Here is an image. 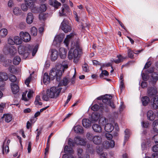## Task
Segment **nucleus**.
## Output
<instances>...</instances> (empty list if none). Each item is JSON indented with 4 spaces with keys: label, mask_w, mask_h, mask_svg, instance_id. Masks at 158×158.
<instances>
[{
    "label": "nucleus",
    "mask_w": 158,
    "mask_h": 158,
    "mask_svg": "<svg viewBox=\"0 0 158 158\" xmlns=\"http://www.w3.org/2000/svg\"><path fill=\"white\" fill-rule=\"evenodd\" d=\"M69 62L66 60L63 61L61 64H59L53 68L50 71V76L52 78L56 77V79L57 81H60L62 74L64 71L65 69L68 68Z\"/></svg>",
    "instance_id": "f257e3e1"
},
{
    "label": "nucleus",
    "mask_w": 158,
    "mask_h": 158,
    "mask_svg": "<svg viewBox=\"0 0 158 158\" xmlns=\"http://www.w3.org/2000/svg\"><path fill=\"white\" fill-rule=\"evenodd\" d=\"M62 88L59 87H52L46 91V94H43L42 98L43 100L48 101L49 98H55L59 95Z\"/></svg>",
    "instance_id": "f03ea898"
},
{
    "label": "nucleus",
    "mask_w": 158,
    "mask_h": 158,
    "mask_svg": "<svg viewBox=\"0 0 158 158\" xmlns=\"http://www.w3.org/2000/svg\"><path fill=\"white\" fill-rule=\"evenodd\" d=\"M72 47L69 52L68 57L69 60L73 59V62L77 63L79 59V52L80 49L78 45H74L72 44Z\"/></svg>",
    "instance_id": "7ed1b4c3"
},
{
    "label": "nucleus",
    "mask_w": 158,
    "mask_h": 158,
    "mask_svg": "<svg viewBox=\"0 0 158 158\" xmlns=\"http://www.w3.org/2000/svg\"><path fill=\"white\" fill-rule=\"evenodd\" d=\"M112 97L110 95H106L103 96L102 102L104 104L100 105V109L101 110L108 111V105H109L112 108H115V106L113 102H111Z\"/></svg>",
    "instance_id": "20e7f679"
},
{
    "label": "nucleus",
    "mask_w": 158,
    "mask_h": 158,
    "mask_svg": "<svg viewBox=\"0 0 158 158\" xmlns=\"http://www.w3.org/2000/svg\"><path fill=\"white\" fill-rule=\"evenodd\" d=\"M31 46H24L23 45L19 46L18 48V52L19 54L21 55L24 59H26L30 53V49Z\"/></svg>",
    "instance_id": "39448f33"
},
{
    "label": "nucleus",
    "mask_w": 158,
    "mask_h": 158,
    "mask_svg": "<svg viewBox=\"0 0 158 158\" xmlns=\"http://www.w3.org/2000/svg\"><path fill=\"white\" fill-rule=\"evenodd\" d=\"M3 51L6 54L13 55L16 52V49L14 46L6 44L3 48Z\"/></svg>",
    "instance_id": "423d86ee"
},
{
    "label": "nucleus",
    "mask_w": 158,
    "mask_h": 158,
    "mask_svg": "<svg viewBox=\"0 0 158 158\" xmlns=\"http://www.w3.org/2000/svg\"><path fill=\"white\" fill-rule=\"evenodd\" d=\"M61 29L65 32H70L71 30V27L68 22L64 19L62 22L60 26Z\"/></svg>",
    "instance_id": "0eeeda50"
},
{
    "label": "nucleus",
    "mask_w": 158,
    "mask_h": 158,
    "mask_svg": "<svg viewBox=\"0 0 158 158\" xmlns=\"http://www.w3.org/2000/svg\"><path fill=\"white\" fill-rule=\"evenodd\" d=\"M64 38V35L60 34L55 36L53 41V44L55 46H58L62 42Z\"/></svg>",
    "instance_id": "6e6552de"
},
{
    "label": "nucleus",
    "mask_w": 158,
    "mask_h": 158,
    "mask_svg": "<svg viewBox=\"0 0 158 158\" xmlns=\"http://www.w3.org/2000/svg\"><path fill=\"white\" fill-rule=\"evenodd\" d=\"M19 36L23 41L25 42H28L31 39V36L30 34L27 32L21 31L19 33Z\"/></svg>",
    "instance_id": "1a4fd4ad"
},
{
    "label": "nucleus",
    "mask_w": 158,
    "mask_h": 158,
    "mask_svg": "<svg viewBox=\"0 0 158 158\" xmlns=\"http://www.w3.org/2000/svg\"><path fill=\"white\" fill-rule=\"evenodd\" d=\"M115 142L113 140H111L110 142L106 141L102 143V146L104 148L107 149L110 148H113L114 147Z\"/></svg>",
    "instance_id": "9d476101"
},
{
    "label": "nucleus",
    "mask_w": 158,
    "mask_h": 158,
    "mask_svg": "<svg viewBox=\"0 0 158 158\" xmlns=\"http://www.w3.org/2000/svg\"><path fill=\"white\" fill-rule=\"evenodd\" d=\"M69 11V9L68 6L66 4H64L61 8V10L59 11V15L60 16L66 15V13Z\"/></svg>",
    "instance_id": "9b49d317"
},
{
    "label": "nucleus",
    "mask_w": 158,
    "mask_h": 158,
    "mask_svg": "<svg viewBox=\"0 0 158 158\" xmlns=\"http://www.w3.org/2000/svg\"><path fill=\"white\" fill-rule=\"evenodd\" d=\"M158 80V73L154 72L152 73L149 79V82L152 85H155Z\"/></svg>",
    "instance_id": "f8f14e48"
},
{
    "label": "nucleus",
    "mask_w": 158,
    "mask_h": 158,
    "mask_svg": "<svg viewBox=\"0 0 158 158\" xmlns=\"http://www.w3.org/2000/svg\"><path fill=\"white\" fill-rule=\"evenodd\" d=\"M74 142H73L72 139H69L68 142V144L70 146H74L75 144H77V143L80 141H83V139L81 138L79 136L76 137L74 139Z\"/></svg>",
    "instance_id": "ddd939ff"
},
{
    "label": "nucleus",
    "mask_w": 158,
    "mask_h": 158,
    "mask_svg": "<svg viewBox=\"0 0 158 158\" xmlns=\"http://www.w3.org/2000/svg\"><path fill=\"white\" fill-rule=\"evenodd\" d=\"M51 59L52 61H55L57 58L58 56V51L55 49H52L50 51Z\"/></svg>",
    "instance_id": "4468645a"
},
{
    "label": "nucleus",
    "mask_w": 158,
    "mask_h": 158,
    "mask_svg": "<svg viewBox=\"0 0 158 158\" xmlns=\"http://www.w3.org/2000/svg\"><path fill=\"white\" fill-rule=\"evenodd\" d=\"M152 105L154 109L158 108V95L155 96L152 99Z\"/></svg>",
    "instance_id": "2eb2a0df"
},
{
    "label": "nucleus",
    "mask_w": 158,
    "mask_h": 158,
    "mask_svg": "<svg viewBox=\"0 0 158 158\" xmlns=\"http://www.w3.org/2000/svg\"><path fill=\"white\" fill-rule=\"evenodd\" d=\"M49 75H50V74ZM56 77H55L54 78H52L50 76H49L47 73H45L43 76V82L45 84L47 85L50 82L51 79L53 80Z\"/></svg>",
    "instance_id": "dca6fc26"
},
{
    "label": "nucleus",
    "mask_w": 158,
    "mask_h": 158,
    "mask_svg": "<svg viewBox=\"0 0 158 158\" xmlns=\"http://www.w3.org/2000/svg\"><path fill=\"white\" fill-rule=\"evenodd\" d=\"M92 140L95 144L99 145L102 142V137L101 136L95 135L93 137Z\"/></svg>",
    "instance_id": "f3484780"
},
{
    "label": "nucleus",
    "mask_w": 158,
    "mask_h": 158,
    "mask_svg": "<svg viewBox=\"0 0 158 158\" xmlns=\"http://www.w3.org/2000/svg\"><path fill=\"white\" fill-rule=\"evenodd\" d=\"M93 131L96 132L100 133L102 132V128L101 126L97 124H94L92 126Z\"/></svg>",
    "instance_id": "a211bd4d"
},
{
    "label": "nucleus",
    "mask_w": 158,
    "mask_h": 158,
    "mask_svg": "<svg viewBox=\"0 0 158 158\" xmlns=\"http://www.w3.org/2000/svg\"><path fill=\"white\" fill-rule=\"evenodd\" d=\"M99 114L97 113H95L92 114L91 118V122L92 123H95L98 121L100 118Z\"/></svg>",
    "instance_id": "6ab92c4d"
},
{
    "label": "nucleus",
    "mask_w": 158,
    "mask_h": 158,
    "mask_svg": "<svg viewBox=\"0 0 158 158\" xmlns=\"http://www.w3.org/2000/svg\"><path fill=\"white\" fill-rule=\"evenodd\" d=\"M59 55L61 59H64L66 56L67 51L66 49L63 48H61L59 49Z\"/></svg>",
    "instance_id": "aec40b11"
},
{
    "label": "nucleus",
    "mask_w": 158,
    "mask_h": 158,
    "mask_svg": "<svg viewBox=\"0 0 158 158\" xmlns=\"http://www.w3.org/2000/svg\"><path fill=\"white\" fill-rule=\"evenodd\" d=\"M152 149L153 152H155L152 154V158H158V153H156L158 152V144L154 145L152 147Z\"/></svg>",
    "instance_id": "412c9836"
},
{
    "label": "nucleus",
    "mask_w": 158,
    "mask_h": 158,
    "mask_svg": "<svg viewBox=\"0 0 158 158\" xmlns=\"http://www.w3.org/2000/svg\"><path fill=\"white\" fill-rule=\"evenodd\" d=\"M147 116L148 119L153 121L155 119L156 115L154 112L152 110H150L147 113Z\"/></svg>",
    "instance_id": "4be33fe9"
},
{
    "label": "nucleus",
    "mask_w": 158,
    "mask_h": 158,
    "mask_svg": "<svg viewBox=\"0 0 158 158\" xmlns=\"http://www.w3.org/2000/svg\"><path fill=\"white\" fill-rule=\"evenodd\" d=\"M114 127L111 123H107L105 124L104 129L108 132H111L114 129Z\"/></svg>",
    "instance_id": "5701e85b"
},
{
    "label": "nucleus",
    "mask_w": 158,
    "mask_h": 158,
    "mask_svg": "<svg viewBox=\"0 0 158 158\" xmlns=\"http://www.w3.org/2000/svg\"><path fill=\"white\" fill-rule=\"evenodd\" d=\"M74 36V34L73 33H71L69 35H67L64 41V43L67 47L68 46L69 41L72 39Z\"/></svg>",
    "instance_id": "b1692460"
},
{
    "label": "nucleus",
    "mask_w": 158,
    "mask_h": 158,
    "mask_svg": "<svg viewBox=\"0 0 158 158\" xmlns=\"http://www.w3.org/2000/svg\"><path fill=\"white\" fill-rule=\"evenodd\" d=\"M10 85L12 91L14 94H16L19 91V87L17 85L11 83Z\"/></svg>",
    "instance_id": "393cba45"
},
{
    "label": "nucleus",
    "mask_w": 158,
    "mask_h": 158,
    "mask_svg": "<svg viewBox=\"0 0 158 158\" xmlns=\"http://www.w3.org/2000/svg\"><path fill=\"white\" fill-rule=\"evenodd\" d=\"M49 0L50 4L56 9H57L61 5V3L56 0Z\"/></svg>",
    "instance_id": "a878e982"
},
{
    "label": "nucleus",
    "mask_w": 158,
    "mask_h": 158,
    "mask_svg": "<svg viewBox=\"0 0 158 158\" xmlns=\"http://www.w3.org/2000/svg\"><path fill=\"white\" fill-rule=\"evenodd\" d=\"M91 122L88 119L84 118L82 119V124L83 126L85 128H87L91 126Z\"/></svg>",
    "instance_id": "bb28decb"
},
{
    "label": "nucleus",
    "mask_w": 158,
    "mask_h": 158,
    "mask_svg": "<svg viewBox=\"0 0 158 158\" xmlns=\"http://www.w3.org/2000/svg\"><path fill=\"white\" fill-rule=\"evenodd\" d=\"M33 16L32 14L31 13H28L26 18L27 23L28 24H30L33 22Z\"/></svg>",
    "instance_id": "cd10ccee"
},
{
    "label": "nucleus",
    "mask_w": 158,
    "mask_h": 158,
    "mask_svg": "<svg viewBox=\"0 0 158 158\" xmlns=\"http://www.w3.org/2000/svg\"><path fill=\"white\" fill-rule=\"evenodd\" d=\"M64 152L65 153L72 154L74 153V151L73 150L72 148L71 147H69L68 146L66 145L64 147ZM68 156L70 155H72L71 154H69L68 155L67 154Z\"/></svg>",
    "instance_id": "c85d7f7f"
},
{
    "label": "nucleus",
    "mask_w": 158,
    "mask_h": 158,
    "mask_svg": "<svg viewBox=\"0 0 158 158\" xmlns=\"http://www.w3.org/2000/svg\"><path fill=\"white\" fill-rule=\"evenodd\" d=\"M74 130L76 133L82 134L83 133V127L81 126L77 125L74 127Z\"/></svg>",
    "instance_id": "c756f323"
},
{
    "label": "nucleus",
    "mask_w": 158,
    "mask_h": 158,
    "mask_svg": "<svg viewBox=\"0 0 158 158\" xmlns=\"http://www.w3.org/2000/svg\"><path fill=\"white\" fill-rule=\"evenodd\" d=\"M8 34V31L6 28H2L0 30V37L3 38L6 36Z\"/></svg>",
    "instance_id": "7c9ffc66"
},
{
    "label": "nucleus",
    "mask_w": 158,
    "mask_h": 158,
    "mask_svg": "<svg viewBox=\"0 0 158 158\" xmlns=\"http://www.w3.org/2000/svg\"><path fill=\"white\" fill-rule=\"evenodd\" d=\"M0 78L4 81H7L8 79V74L4 72H0Z\"/></svg>",
    "instance_id": "2f4dec72"
},
{
    "label": "nucleus",
    "mask_w": 158,
    "mask_h": 158,
    "mask_svg": "<svg viewBox=\"0 0 158 158\" xmlns=\"http://www.w3.org/2000/svg\"><path fill=\"white\" fill-rule=\"evenodd\" d=\"M22 12V11L18 7H14L13 10V13L16 15H20Z\"/></svg>",
    "instance_id": "473e14b6"
},
{
    "label": "nucleus",
    "mask_w": 158,
    "mask_h": 158,
    "mask_svg": "<svg viewBox=\"0 0 158 158\" xmlns=\"http://www.w3.org/2000/svg\"><path fill=\"white\" fill-rule=\"evenodd\" d=\"M157 93L156 89L151 87L148 89V93L149 96H150L156 94Z\"/></svg>",
    "instance_id": "72a5a7b5"
},
{
    "label": "nucleus",
    "mask_w": 158,
    "mask_h": 158,
    "mask_svg": "<svg viewBox=\"0 0 158 158\" xmlns=\"http://www.w3.org/2000/svg\"><path fill=\"white\" fill-rule=\"evenodd\" d=\"M153 130L154 132L158 133V120H155L152 124Z\"/></svg>",
    "instance_id": "f704fd0d"
},
{
    "label": "nucleus",
    "mask_w": 158,
    "mask_h": 158,
    "mask_svg": "<svg viewBox=\"0 0 158 158\" xmlns=\"http://www.w3.org/2000/svg\"><path fill=\"white\" fill-rule=\"evenodd\" d=\"M25 2L28 7L31 8L35 4V0H25Z\"/></svg>",
    "instance_id": "c9c22d12"
},
{
    "label": "nucleus",
    "mask_w": 158,
    "mask_h": 158,
    "mask_svg": "<svg viewBox=\"0 0 158 158\" xmlns=\"http://www.w3.org/2000/svg\"><path fill=\"white\" fill-rule=\"evenodd\" d=\"M21 38L17 36H15L14 37V42L15 44L16 45H19L22 44V41Z\"/></svg>",
    "instance_id": "e433bc0d"
},
{
    "label": "nucleus",
    "mask_w": 158,
    "mask_h": 158,
    "mask_svg": "<svg viewBox=\"0 0 158 158\" xmlns=\"http://www.w3.org/2000/svg\"><path fill=\"white\" fill-rule=\"evenodd\" d=\"M141 101L143 105L146 106L149 102L150 99L148 97L144 96L142 98Z\"/></svg>",
    "instance_id": "4c0bfd02"
},
{
    "label": "nucleus",
    "mask_w": 158,
    "mask_h": 158,
    "mask_svg": "<svg viewBox=\"0 0 158 158\" xmlns=\"http://www.w3.org/2000/svg\"><path fill=\"white\" fill-rule=\"evenodd\" d=\"M68 79L66 77H64L62 80L60 82L59 85L60 86L63 85L66 86L68 84Z\"/></svg>",
    "instance_id": "58836bf2"
},
{
    "label": "nucleus",
    "mask_w": 158,
    "mask_h": 158,
    "mask_svg": "<svg viewBox=\"0 0 158 158\" xmlns=\"http://www.w3.org/2000/svg\"><path fill=\"white\" fill-rule=\"evenodd\" d=\"M125 136L124 138V144L126 141L127 140V139H129V136L130 135V132L129 130L128 129H127L125 131Z\"/></svg>",
    "instance_id": "ea45409f"
},
{
    "label": "nucleus",
    "mask_w": 158,
    "mask_h": 158,
    "mask_svg": "<svg viewBox=\"0 0 158 158\" xmlns=\"http://www.w3.org/2000/svg\"><path fill=\"white\" fill-rule=\"evenodd\" d=\"M21 61V59L18 56H16L14 57L13 60V64L16 65H18Z\"/></svg>",
    "instance_id": "a19ab883"
},
{
    "label": "nucleus",
    "mask_w": 158,
    "mask_h": 158,
    "mask_svg": "<svg viewBox=\"0 0 158 158\" xmlns=\"http://www.w3.org/2000/svg\"><path fill=\"white\" fill-rule=\"evenodd\" d=\"M106 118L103 117H100L99 120V123L100 125H104L106 123Z\"/></svg>",
    "instance_id": "79ce46f5"
},
{
    "label": "nucleus",
    "mask_w": 158,
    "mask_h": 158,
    "mask_svg": "<svg viewBox=\"0 0 158 158\" xmlns=\"http://www.w3.org/2000/svg\"><path fill=\"white\" fill-rule=\"evenodd\" d=\"M3 117L5 118L6 122L7 123L10 122L11 120L12 116L10 114H7L4 115V116L2 117V118Z\"/></svg>",
    "instance_id": "37998d69"
},
{
    "label": "nucleus",
    "mask_w": 158,
    "mask_h": 158,
    "mask_svg": "<svg viewBox=\"0 0 158 158\" xmlns=\"http://www.w3.org/2000/svg\"><path fill=\"white\" fill-rule=\"evenodd\" d=\"M100 69L102 71V73L100 75V77L101 78H103V75L108 76L109 75V73L106 70H102V67L100 68Z\"/></svg>",
    "instance_id": "c03bdc74"
},
{
    "label": "nucleus",
    "mask_w": 158,
    "mask_h": 158,
    "mask_svg": "<svg viewBox=\"0 0 158 158\" xmlns=\"http://www.w3.org/2000/svg\"><path fill=\"white\" fill-rule=\"evenodd\" d=\"M31 33L32 35L34 36H36L37 33V28L34 27H32L31 30Z\"/></svg>",
    "instance_id": "a18cd8bd"
},
{
    "label": "nucleus",
    "mask_w": 158,
    "mask_h": 158,
    "mask_svg": "<svg viewBox=\"0 0 158 158\" xmlns=\"http://www.w3.org/2000/svg\"><path fill=\"white\" fill-rule=\"evenodd\" d=\"M31 52L32 50V55L33 56H34L38 50V46L36 45L34 48H33L31 46V48L30 49Z\"/></svg>",
    "instance_id": "49530a36"
},
{
    "label": "nucleus",
    "mask_w": 158,
    "mask_h": 158,
    "mask_svg": "<svg viewBox=\"0 0 158 158\" xmlns=\"http://www.w3.org/2000/svg\"><path fill=\"white\" fill-rule=\"evenodd\" d=\"M28 6L26 5V3H23L21 6V8L23 11H26L28 10Z\"/></svg>",
    "instance_id": "de8ad7c7"
},
{
    "label": "nucleus",
    "mask_w": 158,
    "mask_h": 158,
    "mask_svg": "<svg viewBox=\"0 0 158 158\" xmlns=\"http://www.w3.org/2000/svg\"><path fill=\"white\" fill-rule=\"evenodd\" d=\"M31 11L34 13H37L40 12L39 8L35 6V5L31 8Z\"/></svg>",
    "instance_id": "09e8293b"
},
{
    "label": "nucleus",
    "mask_w": 158,
    "mask_h": 158,
    "mask_svg": "<svg viewBox=\"0 0 158 158\" xmlns=\"http://www.w3.org/2000/svg\"><path fill=\"white\" fill-rule=\"evenodd\" d=\"M10 72L12 73H14L17 72L16 69L14 66H10L9 68Z\"/></svg>",
    "instance_id": "8fccbe9b"
},
{
    "label": "nucleus",
    "mask_w": 158,
    "mask_h": 158,
    "mask_svg": "<svg viewBox=\"0 0 158 158\" xmlns=\"http://www.w3.org/2000/svg\"><path fill=\"white\" fill-rule=\"evenodd\" d=\"M46 6L45 4H41L39 8L40 10V12H43L45 11L46 10Z\"/></svg>",
    "instance_id": "3c124183"
},
{
    "label": "nucleus",
    "mask_w": 158,
    "mask_h": 158,
    "mask_svg": "<svg viewBox=\"0 0 158 158\" xmlns=\"http://www.w3.org/2000/svg\"><path fill=\"white\" fill-rule=\"evenodd\" d=\"M10 80L12 82H14L16 80V77L15 75L10 74L9 77Z\"/></svg>",
    "instance_id": "603ef678"
},
{
    "label": "nucleus",
    "mask_w": 158,
    "mask_h": 158,
    "mask_svg": "<svg viewBox=\"0 0 158 158\" xmlns=\"http://www.w3.org/2000/svg\"><path fill=\"white\" fill-rule=\"evenodd\" d=\"M142 76L143 79L144 81H147L149 78V76L146 73H142Z\"/></svg>",
    "instance_id": "864d4df0"
},
{
    "label": "nucleus",
    "mask_w": 158,
    "mask_h": 158,
    "mask_svg": "<svg viewBox=\"0 0 158 158\" xmlns=\"http://www.w3.org/2000/svg\"><path fill=\"white\" fill-rule=\"evenodd\" d=\"M91 109L92 110L94 111H96L99 109H100V107L98 105L95 104L91 107Z\"/></svg>",
    "instance_id": "5fc2aeb1"
},
{
    "label": "nucleus",
    "mask_w": 158,
    "mask_h": 158,
    "mask_svg": "<svg viewBox=\"0 0 158 158\" xmlns=\"http://www.w3.org/2000/svg\"><path fill=\"white\" fill-rule=\"evenodd\" d=\"M8 44L10 45H14L15 44L14 40L11 37H10L8 39Z\"/></svg>",
    "instance_id": "6e6d98bb"
},
{
    "label": "nucleus",
    "mask_w": 158,
    "mask_h": 158,
    "mask_svg": "<svg viewBox=\"0 0 158 158\" xmlns=\"http://www.w3.org/2000/svg\"><path fill=\"white\" fill-rule=\"evenodd\" d=\"M27 91H26L25 92L23 93L22 95V99L25 101H27L28 100V99L26 98V94Z\"/></svg>",
    "instance_id": "4d7b16f0"
},
{
    "label": "nucleus",
    "mask_w": 158,
    "mask_h": 158,
    "mask_svg": "<svg viewBox=\"0 0 158 158\" xmlns=\"http://www.w3.org/2000/svg\"><path fill=\"white\" fill-rule=\"evenodd\" d=\"M152 139L155 143H158V134L153 136Z\"/></svg>",
    "instance_id": "13d9d810"
},
{
    "label": "nucleus",
    "mask_w": 158,
    "mask_h": 158,
    "mask_svg": "<svg viewBox=\"0 0 158 158\" xmlns=\"http://www.w3.org/2000/svg\"><path fill=\"white\" fill-rule=\"evenodd\" d=\"M31 79V77H29L27 78L25 81V83L27 85V87L29 86V83L30 82Z\"/></svg>",
    "instance_id": "bf43d9fd"
},
{
    "label": "nucleus",
    "mask_w": 158,
    "mask_h": 158,
    "mask_svg": "<svg viewBox=\"0 0 158 158\" xmlns=\"http://www.w3.org/2000/svg\"><path fill=\"white\" fill-rule=\"evenodd\" d=\"M124 87L123 81H121L120 84V92H122L123 89Z\"/></svg>",
    "instance_id": "052dcab7"
},
{
    "label": "nucleus",
    "mask_w": 158,
    "mask_h": 158,
    "mask_svg": "<svg viewBox=\"0 0 158 158\" xmlns=\"http://www.w3.org/2000/svg\"><path fill=\"white\" fill-rule=\"evenodd\" d=\"M77 152L78 156H82L83 150L82 148H79L77 149Z\"/></svg>",
    "instance_id": "680f3d73"
},
{
    "label": "nucleus",
    "mask_w": 158,
    "mask_h": 158,
    "mask_svg": "<svg viewBox=\"0 0 158 158\" xmlns=\"http://www.w3.org/2000/svg\"><path fill=\"white\" fill-rule=\"evenodd\" d=\"M3 154H4L5 153V152L6 153H7L9 151V147L8 146H6L4 148H3Z\"/></svg>",
    "instance_id": "e2e57ef3"
},
{
    "label": "nucleus",
    "mask_w": 158,
    "mask_h": 158,
    "mask_svg": "<svg viewBox=\"0 0 158 158\" xmlns=\"http://www.w3.org/2000/svg\"><path fill=\"white\" fill-rule=\"evenodd\" d=\"M5 106V104L4 103H2L0 104V112H2L3 109Z\"/></svg>",
    "instance_id": "0e129e2a"
},
{
    "label": "nucleus",
    "mask_w": 158,
    "mask_h": 158,
    "mask_svg": "<svg viewBox=\"0 0 158 158\" xmlns=\"http://www.w3.org/2000/svg\"><path fill=\"white\" fill-rule=\"evenodd\" d=\"M128 56L131 58H132L133 57V52L130 49H129L128 50Z\"/></svg>",
    "instance_id": "69168bd1"
},
{
    "label": "nucleus",
    "mask_w": 158,
    "mask_h": 158,
    "mask_svg": "<svg viewBox=\"0 0 158 158\" xmlns=\"http://www.w3.org/2000/svg\"><path fill=\"white\" fill-rule=\"evenodd\" d=\"M106 137L109 140H110L112 138V135L110 134L107 133L106 134Z\"/></svg>",
    "instance_id": "338daca9"
},
{
    "label": "nucleus",
    "mask_w": 158,
    "mask_h": 158,
    "mask_svg": "<svg viewBox=\"0 0 158 158\" xmlns=\"http://www.w3.org/2000/svg\"><path fill=\"white\" fill-rule=\"evenodd\" d=\"M107 155L106 153L103 152L100 154L99 158H107Z\"/></svg>",
    "instance_id": "774afa93"
}]
</instances>
